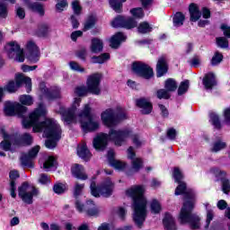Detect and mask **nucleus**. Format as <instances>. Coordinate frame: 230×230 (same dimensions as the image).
Here are the masks:
<instances>
[{
  "label": "nucleus",
  "mask_w": 230,
  "mask_h": 230,
  "mask_svg": "<svg viewBox=\"0 0 230 230\" xmlns=\"http://www.w3.org/2000/svg\"><path fill=\"white\" fill-rule=\"evenodd\" d=\"M28 108L22 106L19 102H12L7 101L4 102V112L6 116H18L22 118V123L23 128H31L33 127V132H43L44 137L48 139L45 141V146L50 150L57 146L62 135V129L58 123L53 119H47L45 121L39 123L40 116L46 114V107L44 104L40 103L29 117H26Z\"/></svg>",
  "instance_id": "f257e3e1"
},
{
  "label": "nucleus",
  "mask_w": 230,
  "mask_h": 230,
  "mask_svg": "<svg viewBox=\"0 0 230 230\" xmlns=\"http://www.w3.org/2000/svg\"><path fill=\"white\" fill-rule=\"evenodd\" d=\"M172 177L178 186L175 189L174 195H184V203L180 212V221L181 224H189L190 229H200V217L197 214L191 213L195 208V192L188 189L186 182L181 181L184 179L182 172L179 167H175Z\"/></svg>",
  "instance_id": "f03ea898"
},
{
  "label": "nucleus",
  "mask_w": 230,
  "mask_h": 230,
  "mask_svg": "<svg viewBox=\"0 0 230 230\" xmlns=\"http://www.w3.org/2000/svg\"><path fill=\"white\" fill-rule=\"evenodd\" d=\"M81 102L82 99L80 97H75L71 109H66V107L61 106L58 112L62 116V120L66 121V123H76V121H79L84 132H94V130H98L100 121H98V119L91 112L89 104L84 105V110L78 116L75 115V111L80 107Z\"/></svg>",
  "instance_id": "7ed1b4c3"
},
{
  "label": "nucleus",
  "mask_w": 230,
  "mask_h": 230,
  "mask_svg": "<svg viewBox=\"0 0 230 230\" xmlns=\"http://www.w3.org/2000/svg\"><path fill=\"white\" fill-rule=\"evenodd\" d=\"M128 137H131L132 142L136 146H141V145H143V142L139 139V136L132 134V129L125 128L116 130L111 128L108 135L101 133L93 138V148L101 151L105 150V148H107L109 139L113 141L117 146H121L123 143L127 142Z\"/></svg>",
  "instance_id": "20e7f679"
},
{
  "label": "nucleus",
  "mask_w": 230,
  "mask_h": 230,
  "mask_svg": "<svg viewBox=\"0 0 230 230\" xmlns=\"http://www.w3.org/2000/svg\"><path fill=\"white\" fill-rule=\"evenodd\" d=\"M145 187L141 185L133 186L126 191L128 197L133 200V220L138 227H141L146 220V199L143 195Z\"/></svg>",
  "instance_id": "39448f33"
},
{
  "label": "nucleus",
  "mask_w": 230,
  "mask_h": 230,
  "mask_svg": "<svg viewBox=\"0 0 230 230\" xmlns=\"http://www.w3.org/2000/svg\"><path fill=\"white\" fill-rule=\"evenodd\" d=\"M102 82V75L99 73L91 75L88 76L86 81L87 86H78L75 90V94L77 96H85L87 93L98 95L102 93L100 88V83Z\"/></svg>",
  "instance_id": "423d86ee"
},
{
  "label": "nucleus",
  "mask_w": 230,
  "mask_h": 230,
  "mask_svg": "<svg viewBox=\"0 0 230 230\" xmlns=\"http://www.w3.org/2000/svg\"><path fill=\"white\" fill-rule=\"evenodd\" d=\"M127 111L122 108H118L117 111H114L112 109H108L102 113V123L110 128L116 127L118 123L123 121V119H127Z\"/></svg>",
  "instance_id": "0eeeda50"
},
{
  "label": "nucleus",
  "mask_w": 230,
  "mask_h": 230,
  "mask_svg": "<svg viewBox=\"0 0 230 230\" xmlns=\"http://www.w3.org/2000/svg\"><path fill=\"white\" fill-rule=\"evenodd\" d=\"M22 84H25L26 92L31 93V78L26 77L22 74H18L15 76V82L10 81L5 86L4 91H7V93H15Z\"/></svg>",
  "instance_id": "6e6552de"
},
{
  "label": "nucleus",
  "mask_w": 230,
  "mask_h": 230,
  "mask_svg": "<svg viewBox=\"0 0 230 230\" xmlns=\"http://www.w3.org/2000/svg\"><path fill=\"white\" fill-rule=\"evenodd\" d=\"M90 188L93 197H100V195H102V197H111L114 190V183H112L111 179L107 178L98 188L96 187V182L92 181Z\"/></svg>",
  "instance_id": "1a4fd4ad"
},
{
  "label": "nucleus",
  "mask_w": 230,
  "mask_h": 230,
  "mask_svg": "<svg viewBox=\"0 0 230 230\" xmlns=\"http://www.w3.org/2000/svg\"><path fill=\"white\" fill-rule=\"evenodd\" d=\"M18 195L25 204H33V197L39 195V190L28 184V182H23L18 188Z\"/></svg>",
  "instance_id": "9d476101"
},
{
  "label": "nucleus",
  "mask_w": 230,
  "mask_h": 230,
  "mask_svg": "<svg viewBox=\"0 0 230 230\" xmlns=\"http://www.w3.org/2000/svg\"><path fill=\"white\" fill-rule=\"evenodd\" d=\"M5 49L9 58H13L15 62H24V50L21 49L17 42H10L6 45Z\"/></svg>",
  "instance_id": "9b49d317"
},
{
  "label": "nucleus",
  "mask_w": 230,
  "mask_h": 230,
  "mask_svg": "<svg viewBox=\"0 0 230 230\" xmlns=\"http://www.w3.org/2000/svg\"><path fill=\"white\" fill-rule=\"evenodd\" d=\"M132 69L134 73L145 78L146 80H150L152 76H154V69L150 67V66L142 63V62H135L132 65Z\"/></svg>",
  "instance_id": "f8f14e48"
},
{
  "label": "nucleus",
  "mask_w": 230,
  "mask_h": 230,
  "mask_svg": "<svg viewBox=\"0 0 230 230\" xmlns=\"http://www.w3.org/2000/svg\"><path fill=\"white\" fill-rule=\"evenodd\" d=\"M112 28H126V30H132L137 26V22L134 18L125 17V16H117L111 22Z\"/></svg>",
  "instance_id": "ddd939ff"
},
{
  "label": "nucleus",
  "mask_w": 230,
  "mask_h": 230,
  "mask_svg": "<svg viewBox=\"0 0 230 230\" xmlns=\"http://www.w3.org/2000/svg\"><path fill=\"white\" fill-rule=\"evenodd\" d=\"M75 208L79 213H87L90 217H96L98 213H100V210L98 209V207L94 204V202L91 199L86 201V204L84 205L80 200L75 201Z\"/></svg>",
  "instance_id": "4468645a"
},
{
  "label": "nucleus",
  "mask_w": 230,
  "mask_h": 230,
  "mask_svg": "<svg viewBox=\"0 0 230 230\" xmlns=\"http://www.w3.org/2000/svg\"><path fill=\"white\" fill-rule=\"evenodd\" d=\"M40 91L41 93V98H47V100H56L60 98V88L54 86L50 89L46 87V84H40Z\"/></svg>",
  "instance_id": "2eb2a0df"
},
{
  "label": "nucleus",
  "mask_w": 230,
  "mask_h": 230,
  "mask_svg": "<svg viewBox=\"0 0 230 230\" xmlns=\"http://www.w3.org/2000/svg\"><path fill=\"white\" fill-rule=\"evenodd\" d=\"M40 150V146H36L31 150L29 151L28 155L23 154L21 157V163L22 166H27L28 168H33V159L37 157V154H39Z\"/></svg>",
  "instance_id": "dca6fc26"
},
{
  "label": "nucleus",
  "mask_w": 230,
  "mask_h": 230,
  "mask_svg": "<svg viewBox=\"0 0 230 230\" xmlns=\"http://www.w3.org/2000/svg\"><path fill=\"white\" fill-rule=\"evenodd\" d=\"M26 49L29 51V60L32 62V64H37V62L40 59V51L39 50V47L33 40H29L26 44Z\"/></svg>",
  "instance_id": "f3484780"
},
{
  "label": "nucleus",
  "mask_w": 230,
  "mask_h": 230,
  "mask_svg": "<svg viewBox=\"0 0 230 230\" xmlns=\"http://www.w3.org/2000/svg\"><path fill=\"white\" fill-rule=\"evenodd\" d=\"M168 73V58L166 56H162L158 58L157 64H156V75L158 78H161V76H164V75H166Z\"/></svg>",
  "instance_id": "a211bd4d"
},
{
  "label": "nucleus",
  "mask_w": 230,
  "mask_h": 230,
  "mask_svg": "<svg viewBox=\"0 0 230 230\" xmlns=\"http://www.w3.org/2000/svg\"><path fill=\"white\" fill-rule=\"evenodd\" d=\"M128 159L132 160V170L137 172L138 170H141V168H143V160H141V158H135L136 153L134 152V147L130 146L128 149Z\"/></svg>",
  "instance_id": "6ab92c4d"
},
{
  "label": "nucleus",
  "mask_w": 230,
  "mask_h": 230,
  "mask_svg": "<svg viewBox=\"0 0 230 230\" xmlns=\"http://www.w3.org/2000/svg\"><path fill=\"white\" fill-rule=\"evenodd\" d=\"M114 155H115L114 150L111 149L108 151V161L111 166L115 168V170H119V172H121L122 170H125L127 164H125L122 161L114 159Z\"/></svg>",
  "instance_id": "aec40b11"
},
{
  "label": "nucleus",
  "mask_w": 230,
  "mask_h": 230,
  "mask_svg": "<svg viewBox=\"0 0 230 230\" xmlns=\"http://www.w3.org/2000/svg\"><path fill=\"white\" fill-rule=\"evenodd\" d=\"M25 3V6L31 10V12H34V13H39L41 17H43L45 13L44 4L39 2H31L30 0H23Z\"/></svg>",
  "instance_id": "412c9836"
},
{
  "label": "nucleus",
  "mask_w": 230,
  "mask_h": 230,
  "mask_svg": "<svg viewBox=\"0 0 230 230\" xmlns=\"http://www.w3.org/2000/svg\"><path fill=\"white\" fill-rule=\"evenodd\" d=\"M136 103L137 106H138L139 109H141L142 114H150V112H152V110L154 109V107L152 106V102H150L148 99H137Z\"/></svg>",
  "instance_id": "4be33fe9"
},
{
  "label": "nucleus",
  "mask_w": 230,
  "mask_h": 230,
  "mask_svg": "<svg viewBox=\"0 0 230 230\" xmlns=\"http://www.w3.org/2000/svg\"><path fill=\"white\" fill-rule=\"evenodd\" d=\"M0 134L4 137V141L0 143V149L8 152L12 147V139H13V136L6 134V130H4V128H1Z\"/></svg>",
  "instance_id": "5701e85b"
},
{
  "label": "nucleus",
  "mask_w": 230,
  "mask_h": 230,
  "mask_svg": "<svg viewBox=\"0 0 230 230\" xmlns=\"http://www.w3.org/2000/svg\"><path fill=\"white\" fill-rule=\"evenodd\" d=\"M72 175L75 177V179H80L81 181H86L87 174H85V171L83 165L75 164L72 166L71 169Z\"/></svg>",
  "instance_id": "b1692460"
},
{
  "label": "nucleus",
  "mask_w": 230,
  "mask_h": 230,
  "mask_svg": "<svg viewBox=\"0 0 230 230\" xmlns=\"http://www.w3.org/2000/svg\"><path fill=\"white\" fill-rule=\"evenodd\" d=\"M77 155L84 159V161H89L93 156L91 151L87 148V144L84 142L77 146Z\"/></svg>",
  "instance_id": "393cba45"
},
{
  "label": "nucleus",
  "mask_w": 230,
  "mask_h": 230,
  "mask_svg": "<svg viewBox=\"0 0 230 230\" xmlns=\"http://www.w3.org/2000/svg\"><path fill=\"white\" fill-rule=\"evenodd\" d=\"M127 39V36H124L121 32H117L110 40V46L113 49H118L121 42Z\"/></svg>",
  "instance_id": "a878e982"
},
{
  "label": "nucleus",
  "mask_w": 230,
  "mask_h": 230,
  "mask_svg": "<svg viewBox=\"0 0 230 230\" xmlns=\"http://www.w3.org/2000/svg\"><path fill=\"white\" fill-rule=\"evenodd\" d=\"M10 177V191H11V197L13 199H15L17 197V194L15 193V190L17 188L15 187V180L19 179V172L17 171H11L9 173Z\"/></svg>",
  "instance_id": "bb28decb"
},
{
  "label": "nucleus",
  "mask_w": 230,
  "mask_h": 230,
  "mask_svg": "<svg viewBox=\"0 0 230 230\" xmlns=\"http://www.w3.org/2000/svg\"><path fill=\"white\" fill-rule=\"evenodd\" d=\"M90 49L92 53H102L103 51V40L99 38L92 39Z\"/></svg>",
  "instance_id": "cd10ccee"
},
{
  "label": "nucleus",
  "mask_w": 230,
  "mask_h": 230,
  "mask_svg": "<svg viewBox=\"0 0 230 230\" xmlns=\"http://www.w3.org/2000/svg\"><path fill=\"white\" fill-rule=\"evenodd\" d=\"M203 85L206 89H213L217 85V79L212 73L207 74L203 78Z\"/></svg>",
  "instance_id": "c85d7f7f"
},
{
  "label": "nucleus",
  "mask_w": 230,
  "mask_h": 230,
  "mask_svg": "<svg viewBox=\"0 0 230 230\" xmlns=\"http://www.w3.org/2000/svg\"><path fill=\"white\" fill-rule=\"evenodd\" d=\"M189 12L190 13V21L193 22H197L199 19H200V16L202 15V13L199 10V6L195 4H190L189 7Z\"/></svg>",
  "instance_id": "c756f323"
},
{
  "label": "nucleus",
  "mask_w": 230,
  "mask_h": 230,
  "mask_svg": "<svg viewBox=\"0 0 230 230\" xmlns=\"http://www.w3.org/2000/svg\"><path fill=\"white\" fill-rule=\"evenodd\" d=\"M163 222L166 230H177V227L175 226V220L170 213L165 214Z\"/></svg>",
  "instance_id": "7c9ffc66"
},
{
  "label": "nucleus",
  "mask_w": 230,
  "mask_h": 230,
  "mask_svg": "<svg viewBox=\"0 0 230 230\" xmlns=\"http://www.w3.org/2000/svg\"><path fill=\"white\" fill-rule=\"evenodd\" d=\"M225 148H227V143H226L224 140L218 139L213 143L210 151L217 154L221 150H225Z\"/></svg>",
  "instance_id": "2f4dec72"
},
{
  "label": "nucleus",
  "mask_w": 230,
  "mask_h": 230,
  "mask_svg": "<svg viewBox=\"0 0 230 230\" xmlns=\"http://www.w3.org/2000/svg\"><path fill=\"white\" fill-rule=\"evenodd\" d=\"M127 0H110V6L117 13H121V8H123V3Z\"/></svg>",
  "instance_id": "473e14b6"
},
{
  "label": "nucleus",
  "mask_w": 230,
  "mask_h": 230,
  "mask_svg": "<svg viewBox=\"0 0 230 230\" xmlns=\"http://www.w3.org/2000/svg\"><path fill=\"white\" fill-rule=\"evenodd\" d=\"M152 30H153L152 25H150V23H148L147 22H142L137 26L138 33H142V34L150 33Z\"/></svg>",
  "instance_id": "72a5a7b5"
},
{
  "label": "nucleus",
  "mask_w": 230,
  "mask_h": 230,
  "mask_svg": "<svg viewBox=\"0 0 230 230\" xmlns=\"http://www.w3.org/2000/svg\"><path fill=\"white\" fill-rule=\"evenodd\" d=\"M49 33V25L47 23H41L38 26V29L36 31V34L38 37H46Z\"/></svg>",
  "instance_id": "f704fd0d"
},
{
  "label": "nucleus",
  "mask_w": 230,
  "mask_h": 230,
  "mask_svg": "<svg viewBox=\"0 0 230 230\" xmlns=\"http://www.w3.org/2000/svg\"><path fill=\"white\" fill-rule=\"evenodd\" d=\"M111 58L110 53H103L101 56L98 57H93L92 58V64H103L104 62H107Z\"/></svg>",
  "instance_id": "c9c22d12"
},
{
  "label": "nucleus",
  "mask_w": 230,
  "mask_h": 230,
  "mask_svg": "<svg viewBox=\"0 0 230 230\" xmlns=\"http://www.w3.org/2000/svg\"><path fill=\"white\" fill-rule=\"evenodd\" d=\"M209 118L213 127L217 130H220V128H222V123L220 122V118H218V115H217L215 112H212L210 113Z\"/></svg>",
  "instance_id": "e433bc0d"
},
{
  "label": "nucleus",
  "mask_w": 230,
  "mask_h": 230,
  "mask_svg": "<svg viewBox=\"0 0 230 230\" xmlns=\"http://www.w3.org/2000/svg\"><path fill=\"white\" fill-rule=\"evenodd\" d=\"M43 168L48 171L53 170V168H57V160L55 157L49 156L43 164Z\"/></svg>",
  "instance_id": "4c0bfd02"
},
{
  "label": "nucleus",
  "mask_w": 230,
  "mask_h": 230,
  "mask_svg": "<svg viewBox=\"0 0 230 230\" xmlns=\"http://www.w3.org/2000/svg\"><path fill=\"white\" fill-rule=\"evenodd\" d=\"M164 87L169 93H173L177 91V82L172 78H169L165 81Z\"/></svg>",
  "instance_id": "58836bf2"
},
{
  "label": "nucleus",
  "mask_w": 230,
  "mask_h": 230,
  "mask_svg": "<svg viewBox=\"0 0 230 230\" xmlns=\"http://www.w3.org/2000/svg\"><path fill=\"white\" fill-rule=\"evenodd\" d=\"M184 24V14L181 13H176L173 17V26L175 28H179Z\"/></svg>",
  "instance_id": "ea45409f"
},
{
  "label": "nucleus",
  "mask_w": 230,
  "mask_h": 230,
  "mask_svg": "<svg viewBox=\"0 0 230 230\" xmlns=\"http://www.w3.org/2000/svg\"><path fill=\"white\" fill-rule=\"evenodd\" d=\"M189 88H190V81L185 80L181 82L178 88L179 96H182V94H185V93H188Z\"/></svg>",
  "instance_id": "a19ab883"
},
{
  "label": "nucleus",
  "mask_w": 230,
  "mask_h": 230,
  "mask_svg": "<svg viewBox=\"0 0 230 230\" xmlns=\"http://www.w3.org/2000/svg\"><path fill=\"white\" fill-rule=\"evenodd\" d=\"M84 188H85L84 184H80L79 182H75L74 186V197L78 200V197L82 195V191H84Z\"/></svg>",
  "instance_id": "79ce46f5"
},
{
  "label": "nucleus",
  "mask_w": 230,
  "mask_h": 230,
  "mask_svg": "<svg viewBox=\"0 0 230 230\" xmlns=\"http://www.w3.org/2000/svg\"><path fill=\"white\" fill-rule=\"evenodd\" d=\"M150 208H151V213H154L155 215L161 213V203H159L157 199H153L151 201Z\"/></svg>",
  "instance_id": "37998d69"
},
{
  "label": "nucleus",
  "mask_w": 230,
  "mask_h": 230,
  "mask_svg": "<svg viewBox=\"0 0 230 230\" xmlns=\"http://www.w3.org/2000/svg\"><path fill=\"white\" fill-rule=\"evenodd\" d=\"M94 24H96V18L94 16H90L84 23V31L91 30L94 27Z\"/></svg>",
  "instance_id": "c03bdc74"
},
{
  "label": "nucleus",
  "mask_w": 230,
  "mask_h": 230,
  "mask_svg": "<svg viewBox=\"0 0 230 230\" xmlns=\"http://www.w3.org/2000/svg\"><path fill=\"white\" fill-rule=\"evenodd\" d=\"M156 96L158 100H169L170 98V92L164 89L157 90Z\"/></svg>",
  "instance_id": "a18cd8bd"
},
{
  "label": "nucleus",
  "mask_w": 230,
  "mask_h": 230,
  "mask_svg": "<svg viewBox=\"0 0 230 230\" xmlns=\"http://www.w3.org/2000/svg\"><path fill=\"white\" fill-rule=\"evenodd\" d=\"M130 13L137 19H143L145 17V13L141 7L131 9Z\"/></svg>",
  "instance_id": "49530a36"
},
{
  "label": "nucleus",
  "mask_w": 230,
  "mask_h": 230,
  "mask_svg": "<svg viewBox=\"0 0 230 230\" xmlns=\"http://www.w3.org/2000/svg\"><path fill=\"white\" fill-rule=\"evenodd\" d=\"M20 102L22 105H33V98L31 95L23 94L20 96Z\"/></svg>",
  "instance_id": "de8ad7c7"
},
{
  "label": "nucleus",
  "mask_w": 230,
  "mask_h": 230,
  "mask_svg": "<svg viewBox=\"0 0 230 230\" xmlns=\"http://www.w3.org/2000/svg\"><path fill=\"white\" fill-rule=\"evenodd\" d=\"M69 67L72 71H76L77 73H84L85 71V68L82 67L80 64L75 61H70Z\"/></svg>",
  "instance_id": "09e8293b"
},
{
  "label": "nucleus",
  "mask_w": 230,
  "mask_h": 230,
  "mask_svg": "<svg viewBox=\"0 0 230 230\" xmlns=\"http://www.w3.org/2000/svg\"><path fill=\"white\" fill-rule=\"evenodd\" d=\"M53 190L58 195H60L67 190V186L66 184L58 183L54 185Z\"/></svg>",
  "instance_id": "8fccbe9b"
},
{
  "label": "nucleus",
  "mask_w": 230,
  "mask_h": 230,
  "mask_svg": "<svg viewBox=\"0 0 230 230\" xmlns=\"http://www.w3.org/2000/svg\"><path fill=\"white\" fill-rule=\"evenodd\" d=\"M7 15L8 6L6 4H4V2H0V17H2V19H6Z\"/></svg>",
  "instance_id": "3c124183"
},
{
  "label": "nucleus",
  "mask_w": 230,
  "mask_h": 230,
  "mask_svg": "<svg viewBox=\"0 0 230 230\" xmlns=\"http://www.w3.org/2000/svg\"><path fill=\"white\" fill-rule=\"evenodd\" d=\"M223 58L224 56H222V54H220L219 52H216L211 59L212 66H218V64L222 62Z\"/></svg>",
  "instance_id": "603ef678"
},
{
  "label": "nucleus",
  "mask_w": 230,
  "mask_h": 230,
  "mask_svg": "<svg viewBox=\"0 0 230 230\" xmlns=\"http://www.w3.org/2000/svg\"><path fill=\"white\" fill-rule=\"evenodd\" d=\"M216 40L219 48H228L229 46V41L224 37L217 38Z\"/></svg>",
  "instance_id": "864d4df0"
},
{
  "label": "nucleus",
  "mask_w": 230,
  "mask_h": 230,
  "mask_svg": "<svg viewBox=\"0 0 230 230\" xmlns=\"http://www.w3.org/2000/svg\"><path fill=\"white\" fill-rule=\"evenodd\" d=\"M72 8L74 11V13H75V15H80L81 12H82V6H80V2L75 0L72 3Z\"/></svg>",
  "instance_id": "5fc2aeb1"
},
{
  "label": "nucleus",
  "mask_w": 230,
  "mask_h": 230,
  "mask_svg": "<svg viewBox=\"0 0 230 230\" xmlns=\"http://www.w3.org/2000/svg\"><path fill=\"white\" fill-rule=\"evenodd\" d=\"M21 139L25 145H31L33 143V137L28 133L23 134Z\"/></svg>",
  "instance_id": "6e6d98bb"
},
{
  "label": "nucleus",
  "mask_w": 230,
  "mask_h": 230,
  "mask_svg": "<svg viewBox=\"0 0 230 230\" xmlns=\"http://www.w3.org/2000/svg\"><path fill=\"white\" fill-rule=\"evenodd\" d=\"M214 217H215V214L213 213V210L207 211V220H206L205 229H208V227H209V224H211V220H213Z\"/></svg>",
  "instance_id": "4d7b16f0"
},
{
  "label": "nucleus",
  "mask_w": 230,
  "mask_h": 230,
  "mask_svg": "<svg viewBox=\"0 0 230 230\" xmlns=\"http://www.w3.org/2000/svg\"><path fill=\"white\" fill-rule=\"evenodd\" d=\"M39 182L40 184H49V182H51V180L49 179V176H48V174L41 173L40 175Z\"/></svg>",
  "instance_id": "13d9d810"
},
{
  "label": "nucleus",
  "mask_w": 230,
  "mask_h": 230,
  "mask_svg": "<svg viewBox=\"0 0 230 230\" xmlns=\"http://www.w3.org/2000/svg\"><path fill=\"white\" fill-rule=\"evenodd\" d=\"M167 137H168V139H171L172 141H173V139H175V137H177V131L175 130V128H171L167 130Z\"/></svg>",
  "instance_id": "bf43d9fd"
},
{
  "label": "nucleus",
  "mask_w": 230,
  "mask_h": 230,
  "mask_svg": "<svg viewBox=\"0 0 230 230\" xmlns=\"http://www.w3.org/2000/svg\"><path fill=\"white\" fill-rule=\"evenodd\" d=\"M223 116L226 125H230V107L224 110Z\"/></svg>",
  "instance_id": "052dcab7"
},
{
  "label": "nucleus",
  "mask_w": 230,
  "mask_h": 230,
  "mask_svg": "<svg viewBox=\"0 0 230 230\" xmlns=\"http://www.w3.org/2000/svg\"><path fill=\"white\" fill-rule=\"evenodd\" d=\"M76 57L80 58L81 60H85L87 57V49H81L76 52Z\"/></svg>",
  "instance_id": "680f3d73"
},
{
  "label": "nucleus",
  "mask_w": 230,
  "mask_h": 230,
  "mask_svg": "<svg viewBox=\"0 0 230 230\" xmlns=\"http://www.w3.org/2000/svg\"><path fill=\"white\" fill-rule=\"evenodd\" d=\"M66 6H67V2L66 0H60L59 3L56 4L58 12H64Z\"/></svg>",
  "instance_id": "e2e57ef3"
},
{
  "label": "nucleus",
  "mask_w": 230,
  "mask_h": 230,
  "mask_svg": "<svg viewBox=\"0 0 230 230\" xmlns=\"http://www.w3.org/2000/svg\"><path fill=\"white\" fill-rule=\"evenodd\" d=\"M222 184H223V191L224 193H227L228 191H230V183H229V180H223L222 181Z\"/></svg>",
  "instance_id": "0e129e2a"
},
{
  "label": "nucleus",
  "mask_w": 230,
  "mask_h": 230,
  "mask_svg": "<svg viewBox=\"0 0 230 230\" xmlns=\"http://www.w3.org/2000/svg\"><path fill=\"white\" fill-rule=\"evenodd\" d=\"M16 15L19 17V19H24L26 17V13L24 12V9L22 7L16 8Z\"/></svg>",
  "instance_id": "69168bd1"
},
{
  "label": "nucleus",
  "mask_w": 230,
  "mask_h": 230,
  "mask_svg": "<svg viewBox=\"0 0 230 230\" xmlns=\"http://www.w3.org/2000/svg\"><path fill=\"white\" fill-rule=\"evenodd\" d=\"M221 30L224 31V35L230 39V26H228L227 24H223L221 25Z\"/></svg>",
  "instance_id": "338daca9"
},
{
  "label": "nucleus",
  "mask_w": 230,
  "mask_h": 230,
  "mask_svg": "<svg viewBox=\"0 0 230 230\" xmlns=\"http://www.w3.org/2000/svg\"><path fill=\"white\" fill-rule=\"evenodd\" d=\"M213 172L215 173L216 176H217L219 179H224V177H226V172L220 170V169H213Z\"/></svg>",
  "instance_id": "774afa93"
}]
</instances>
